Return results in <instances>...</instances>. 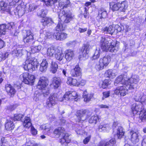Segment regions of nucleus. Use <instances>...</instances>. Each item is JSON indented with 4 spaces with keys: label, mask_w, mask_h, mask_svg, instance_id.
Listing matches in <instances>:
<instances>
[{
    "label": "nucleus",
    "mask_w": 146,
    "mask_h": 146,
    "mask_svg": "<svg viewBox=\"0 0 146 146\" xmlns=\"http://www.w3.org/2000/svg\"><path fill=\"white\" fill-rule=\"evenodd\" d=\"M70 2L69 0H67L66 3L60 2L59 3V5L61 7H62V9L58 13V17L61 21H59L56 27V30L57 31H59L64 30L65 27L61 22H63L65 23H68L72 19L70 13L66 12L65 11V9L70 5Z\"/></svg>",
    "instance_id": "nucleus-1"
},
{
    "label": "nucleus",
    "mask_w": 146,
    "mask_h": 146,
    "mask_svg": "<svg viewBox=\"0 0 146 146\" xmlns=\"http://www.w3.org/2000/svg\"><path fill=\"white\" fill-rule=\"evenodd\" d=\"M117 41L111 38L101 37L100 43L102 49L103 51H109L111 52H116L118 50V46L117 44Z\"/></svg>",
    "instance_id": "nucleus-2"
},
{
    "label": "nucleus",
    "mask_w": 146,
    "mask_h": 146,
    "mask_svg": "<svg viewBox=\"0 0 146 146\" xmlns=\"http://www.w3.org/2000/svg\"><path fill=\"white\" fill-rule=\"evenodd\" d=\"M139 78L136 75H134L128 78L125 76L121 75L115 79L114 85L116 86V84L120 83L125 85L129 89H133L135 86L138 82Z\"/></svg>",
    "instance_id": "nucleus-3"
},
{
    "label": "nucleus",
    "mask_w": 146,
    "mask_h": 146,
    "mask_svg": "<svg viewBox=\"0 0 146 146\" xmlns=\"http://www.w3.org/2000/svg\"><path fill=\"white\" fill-rule=\"evenodd\" d=\"M65 132L64 128L61 127L55 129L53 132L54 134L57 137L61 138L60 142L63 146H66L71 141L68 134Z\"/></svg>",
    "instance_id": "nucleus-4"
},
{
    "label": "nucleus",
    "mask_w": 146,
    "mask_h": 146,
    "mask_svg": "<svg viewBox=\"0 0 146 146\" xmlns=\"http://www.w3.org/2000/svg\"><path fill=\"white\" fill-rule=\"evenodd\" d=\"M39 64L36 59L33 57L27 56L25 62L23 63V68L25 70L32 71L36 70Z\"/></svg>",
    "instance_id": "nucleus-5"
},
{
    "label": "nucleus",
    "mask_w": 146,
    "mask_h": 146,
    "mask_svg": "<svg viewBox=\"0 0 146 146\" xmlns=\"http://www.w3.org/2000/svg\"><path fill=\"white\" fill-rule=\"evenodd\" d=\"M48 82L46 77L42 76L40 78L37 86L38 89L42 90V94L45 97H47L49 93V90L46 88L48 84Z\"/></svg>",
    "instance_id": "nucleus-6"
},
{
    "label": "nucleus",
    "mask_w": 146,
    "mask_h": 146,
    "mask_svg": "<svg viewBox=\"0 0 146 146\" xmlns=\"http://www.w3.org/2000/svg\"><path fill=\"white\" fill-rule=\"evenodd\" d=\"M20 78L25 84L30 85L34 84L35 79L34 75L29 74L27 72L24 73L20 75Z\"/></svg>",
    "instance_id": "nucleus-7"
},
{
    "label": "nucleus",
    "mask_w": 146,
    "mask_h": 146,
    "mask_svg": "<svg viewBox=\"0 0 146 146\" xmlns=\"http://www.w3.org/2000/svg\"><path fill=\"white\" fill-rule=\"evenodd\" d=\"M57 101L58 98L56 94H51L47 99L45 106L47 108H52L57 104Z\"/></svg>",
    "instance_id": "nucleus-8"
},
{
    "label": "nucleus",
    "mask_w": 146,
    "mask_h": 146,
    "mask_svg": "<svg viewBox=\"0 0 146 146\" xmlns=\"http://www.w3.org/2000/svg\"><path fill=\"white\" fill-rule=\"evenodd\" d=\"M34 39L33 33L30 30H26L23 37V40L25 43H30Z\"/></svg>",
    "instance_id": "nucleus-9"
},
{
    "label": "nucleus",
    "mask_w": 146,
    "mask_h": 146,
    "mask_svg": "<svg viewBox=\"0 0 146 146\" xmlns=\"http://www.w3.org/2000/svg\"><path fill=\"white\" fill-rule=\"evenodd\" d=\"M88 111L86 110H79L77 111V116L78 119L77 121L80 122V121H84L87 118V113Z\"/></svg>",
    "instance_id": "nucleus-10"
},
{
    "label": "nucleus",
    "mask_w": 146,
    "mask_h": 146,
    "mask_svg": "<svg viewBox=\"0 0 146 146\" xmlns=\"http://www.w3.org/2000/svg\"><path fill=\"white\" fill-rule=\"evenodd\" d=\"M123 86L119 87L114 91V93L116 95L120 94L121 96H124L127 93L128 89H129L127 86Z\"/></svg>",
    "instance_id": "nucleus-11"
},
{
    "label": "nucleus",
    "mask_w": 146,
    "mask_h": 146,
    "mask_svg": "<svg viewBox=\"0 0 146 146\" xmlns=\"http://www.w3.org/2000/svg\"><path fill=\"white\" fill-rule=\"evenodd\" d=\"M71 74L73 77L80 76V78H81L80 76L81 74V70L78 65H76L75 68L71 70Z\"/></svg>",
    "instance_id": "nucleus-12"
},
{
    "label": "nucleus",
    "mask_w": 146,
    "mask_h": 146,
    "mask_svg": "<svg viewBox=\"0 0 146 146\" xmlns=\"http://www.w3.org/2000/svg\"><path fill=\"white\" fill-rule=\"evenodd\" d=\"M111 60V57L107 55L101 58L99 60V63H100L104 67H106L108 65Z\"/></svg>",
    "instance_id": "nucleus-13"
},
{
    "label": "nucleus",
    "mask_w": 146,
    "mask_h": 146,
    "mask_svg": "<svg viewBox=\"0 0 146 146\" xmlns=\"http://www.w3.org/2000/svg\"><path fill=\"white\" fill-rule=\"evenodd\" d=\"M65 58L67 61L71 60L74 56V52L71 49H67L64 52Z\"/></svg>",
    "instance_id": "nucleus-14"
},
{
    "label": "nucleus",
    "mask_w": 146,
    "mask_h": 146,
    "mask_svg": "<svg viewBox=\"0 0 146 146\" xmlns=\"http://www.w3.org/2000/svg\"><path fill=\"white\" fill-rule=\"evenodd\" d=\"M134 99L136 101L143 102L146 100V95L142 92H139L136 93Z\"/></svg>",
    "instance_id": "nucleus-15"
},
{
    "label": "nucleus",
    "mask_w": 146,
    "mask_h": 146,
    "mask_svg": "<svg viewBox=\"0 0 146 146\" xmlns=\"http://www.w3.org/2000/svg\"><path fill=\"white\" fill-rule=\"evenodd\" d=\"M91 48V46L88 43H86L84 45L82 48L83 50L82 52V56L83 57L86 58L88 57V54Z\"/></svg>",
    "instance_id": "nucleus-16"
},
{
    "label": "nucleus",
    "mask_w": 146,
    "mask_h": 146,
    "mask_svg": "<svg viewBox=\"0 0 146 146\" xmlns=\"http://www.w3.org/2000/svg\"><path fill=\"white\" fill-rule=\"evenodd\" d=\"M143 105L141 103L139 104H134L132 105L131 110L133 114H136L137 112L141 111Z\"/></svg>",
    "instance_id": "nucleus-17"
},
{
    "label": "nucleus",
    "mask_w": 146,
    "mask_h": 146,
    "mask_svg": "<svg viewBox=\"0 0 146 146\" xmlns=\"http://www.w3.org/2000/svg\"><path fill=\"white\" fill-rule=\"evenodd\" d=\"M131 135V140L133 143H136L139 141V138L138 133L135 132L133 131H130Z\"/></svg>",
    "instance_id": "nucleus-18"
},
{
    "label": "nucleus",
    "mask_w": 146,
    "mask_h": 146,
    "mask_svg": "<svg viewBox=\"0 0 146 146\" xmlns=\"http://www.w3.org/2000/svg\"><path fill=\"white\" fill-rule=\"evenodd\" d=\"M67 34L64 33L56 32L54 33L53 37L57 40H63L67 38Z\"/></svg>",
    "instance_id": "nucleus-19"
},
{
    "label": "nucleus",
    "mask_w": 146,
    "mask_h": 146,
    "mask_svg": "<svg viewBox=\"0 0 146 146\" xmlns=\"http://www.w3.org/2000/svg\"><path fill=\"white\" fill-rule=\"evenodd\" d=\"M51 36L52 34L50 32L44 31L43 33L40 34V38L38 40L40 41H43L46 39L51 37Z\"/></svg>",
    "instance_id": "nucleus-20"
},
{
    "label": "nucleus",
    "mask_w": 146,
    "mask_h": 146,
    "mask_svg": "<svg viewBox=\"0 0 146 146\" xmlns=\"http://www.w3.org/2000/svg\"><path fill=\"white\" fill-rule=\"evenodd\" d=\"M115 30V28L111 25L109 26L108 27H104L102 29V31L103 33L111 35L113 34Z\"/></svg>",
    "instance_id": "nucleus-21"
},
{
    "label": "nucleus",
    "mask_w": 146,
    "mask_h": 146,
    "mask_svg": "<svg viewBox=\"0 0 146 146\" xmlns=\"http://www.w3.org/2000/svg\"><path fill=\"white\" fill-rule=\"evenodd\" d=\"M116 143L114 138H112L108 141L105 142L102 141H100L98 146H113Z\"/></svg>",
    "instance_id": "nucleus-22"
},
{
    "label": "nucleus",
    "mask_w": 146,
    "mask_h": 146,
    "mask_svg": "<svg viewBox=\"0 0 146 146\" xmlns=\"http://www.w3.org/2000/svg\"><path fill=\"white\" fill-rule=\"evenodd\" d=\"M59 51V49L58 48L52 46L49 48L47 49V55L48 56L51 57L55 55L56 53L58 52Z\"/></svg>",
    "instance_id": "nucleus-23"
},
{
    "label": "nucleus",
    "mask_w": 146,
    "mask_h": 146,
    "mask_svg": "<svg viewBox=\"0 0 146 146\" xmlns=\"http://www.w3.org/2000/svg\"><path fill=\"white\" fill-rule=\"evenodd\" d=\"M5 89L8 94L11 96H13L16 92L14 88L10 84H6L5 85Z\"/></svg>",
    "instance_id": "nucleus-24"
},
{
    "label": "nucleus",
    "mask_w": 146,
    "mask_h": 146,
    "mask_svg": "<svg viewBox=\"0 0 146 146\" xmlns=\"http://www.w3.org/2000/svg\"><path fill=\"white\" fill-rule=\"evenodd\" d=\"M61 80L59 77H54L52 79V85L54 88H58L60 85Z\"/></svg>",
    "instance_id": "nucleus-25"
},
{
    "label": "nucleus",
    "mask_w": 146,
    "mask_h": 146,
    "mask_svg": "<svg viewBox=\"0 0 146 146\" xmlns=\"http://www.w3.org/2000/svg\"><path fill=\"white\" fill-rule=\"evenodd\" d=\"M37 42H35L31 47V52L32 53H34L40 51L42 48L40 45H36Z\"/></svg>",
    "instance_id": "nucleus-26"
},
{
    "label": "nucleus",
    "mask_w": 146,
    "mask_h": 146,
    "mask_svg": "<svg viewBox=\"0 0 146 146\" xmlns=\"http://www.w3.org/2000/svg\"><path fill=\"white\" fill-rule=\"evenodd\" d=\"M116 71L115 70H107L105 73L107 77L110 79L114 78L116 75Z\"/></svg>",
    "instance_id": "nucleus-27"
},
{
    "label": "nucleus",
    "mask_w": 146,
    "mask_h": 146,
    "mask_svg": "<svg viewBox=\"0 0 146 146\" xmlns=\"http://www.w3.org/2000/svg\"><path fill=\"white\" fill-rule=\"evenodd\" d=\"M48 63L46 59H43L40 64V70L42 72H45L47 68Z\"/></svg>",
    "instance_id": "nucleus-28"
},
{
    "label": "nucleus",
    "mask_w": 146,
    "mask_h": 146,
    "mask_svg": "<svg viewBox=\"0 0 146 146\" xmlns=\"http://www.w3.org/2000/svg\"><path fill=\"white\" fill-rule=\"evenodd\" d=\"M0 10L9 12L10 11L9 7L7 4L3 1H0Z\"/></svg>",
    "instance_id": "nucleus-29"
},
{
    "label": "nucleus",
    "mask_w": 146,
    "mask_h": 146,
    "mask_svg": "<svg viewBox=\"0 0 146 146\" xmlns=\"http://www.w3.org/2000/svg\"><path fill=\"white\" fill-rule=\"evenodd\" d=\"M40 128L43 129L45 131L44 133H50L49 132H50L52 129L51 125L50 124L47 123L43 125L40 126Z\"/></svg>",
    "instance_id": "nucleus-30"
},
{
    "label": "nucleus",
    "mask_w": 146,
    "mask_h": 146,
    "mask_svg": "<svg viewBox=\"0 0 146 146\" xmlns=\"http://www.w3.org/2000/svg\"><path fill=\"white\" fill-rule=\"evenodd\" d=\"M15 127L13 122L10 120H7L5 124V128L7 130L13 129Z\"/></svg>",
    "instance_id": "nucleus-31"
},
{
    "label": "nucleus",
    "mask_w": 146,
    "mask_h": 146,
    "mask_svg": "<svg viewBox=\"0 0 146 146\" xmlns=\"http://www.w3.org/2000/svg\"><path fill=\"white\" fill-rule=\"evenodd\" d=\"M12 54L15 57H21L23 55V50L19 48L13 50L12 52Z\"/></svg>",
    "instance_id": "nucleus-32"
},
{
    "label": "nucleus",
    "mask_w": 146,
    "mask_h": 146,
    "mask_svg": "<svg viewBox=\"0 0 146 146\" xmlns=\"http://www.w3.org/2000/svg\"><path fill=\"white\" fill-rule=\"evenodd\" d=\"M23 125L24 127L29 128L31 127L32 123H31V119L28 117H25L23 122Z\"/></svg>",
    "instance_id": "nucleus-33"
},
{
    "label": "nucleus",
    "mask_w": 146,
    "mask_h": 146,
    "mask_svg": "<svg viewBox=\"0 0 146 146\" xmlns=\"http://www.w3.org/2000/svg\"><path fill=\"white\" fill-rule=\"evenodd\" d=\"M67 83L70 85L78 86V81L76 79H73L70 77L68 78Z\"/></svg>",
    "instance_id": "nucleus-34"
},
{
    "label": "nucleus",
    "mask_w": 146,
    "mask_h": 146,
    "mask_svg": "<svg viewBox=\"0 0 146 146\" xmlns=\"http://www.w3.org/2000/svg\"><path fill=\"white\" fill-rule=\"evenodd\" d=\"M119 10L122 12H125L128 7V4L126 1H123L121 3H119Z\"/></svg>",
    "instance_id": "nucleus-35"
},
{
    "label": "nucleus",
    "mask_w": 146,
    "mask_h": 146,
    "mask_svg": "<svg viewBox=\"0 0 146 146\" xmlns=\"http://www.w3.org/2000/svg\"><path fill=\"white\" fill-rule=\"evenodd\" d=\"M107 16L106 11L103 9H101L99 11L98 17L100 19L105 18Z\"/></svg>",
    "instance_id": "nucleus-36"
},
{
    "label": "nucleus",
    "mask_w": 146,
    "mask_h": 146,
    "mask_svg": "<svg viewBox=\"0 0 146 146\" xmlns=\"http://www.w3.org/2000/svg\"><path fill=\"white\" fill-rule=\"evenodd\" d=\"M92 94H88L86 91H85L83 93L84 100L85 102H88L93 96Z\"/></svg>",
    "instance_id": "nucleus-37"
},
{
    "label": "nucleus",
    "mask_w": 146,
    "mask_h": 146,
    "mask_svg": "<svg viewBox=\"0 0 146 146\" xmlns=\"http://www.w3.org/2000/svg\"><path fill=\"white\" fill-rule=\"evenodd\" d=\"M124 132L122 127L120 126L117 129V135L118 139L121 138L124 135Z\"/></svg>",
    "instance_id": "nucleus-38"
},
{
    "label": "nucleus",
    "mask_w": 146,
    "mask_h": 146,
    "mask_svg": "<svg viewBox=\"0 0 146 146\" xmlns=\"http://www.w3.org/2000/svg\"><path fill=\"white\" fill-rule=\"evenodd\" d=\"M55 56L56 59L60 61L62 60L64 58V54L62 52H61L60 50L59 49V51L58 52L56 53Z\"/></svg>",
    "instance_id": "nucleus-39"
},
{
    "label": "nucleus",
    "mask_w": 146,
    "mask_h": 146,
    "mask_svg": "<svg viewBox=\"0 0 146 146\" xmlns=\"http://www.w3.org/2000/svg\"><path fill=\"white\" fill-rule=\"evenodd\" d=\"M42 23V25L45 26L47 24L49 23H51L53 22L52 19L47 17H44L41 21Z\"/></svg>",
    "instance_id": "nucleus-40"
},
{
    "label": "nucleus",
    "mask_w": 146,
    "mask_h": 146,
    "mask_svg": "<svg viewBox=\"0 0 146 146\" xmlns=\"http://www.w3.org/2000/svg\"><path fill=\"white\" fill-rule=\"evenodd\" d=\"M58 68V65L55 62H52L51 66V72L53 73H55Z\"/></svg>",
    "instance_id": "nucleus-41"
},
{
    "label": "nucleus",
    "mask_w": 146,
    "mask_h": 146,
    "mask_svg": "<svg viewBox=\"0 0 146 146\" xmlns=\"http://www.w3.org/2000/svg\"><path fill=\"white\" fill-rule=\"evenodd\" d=\"M140 112L139 117L143 121L146 119V109H143Z\"/></svg>",
    "instance_id": "nucleus-42"
},
{
    "label": "nucleus",
    "mask_w": 146,
    "mask_h": 146,
    "mask_svg": "<svg viewBox=\"0 0 146 146\" xmlns=\"http://www.w3.org/2000/svg\"><path fill=\"white\" fill-rule=\"evenodd\" d=\"M64 98L67 100L70 101L74 99L71 94V91L66 92L64 96Z\"/></svg>",
    "instance_id": "nucleus-43"
},
{
    "label": "nucleus",
    "mask_w": 146,
    "mask_h": 146,
    "mask_svg": "<svg viewBox=\"0 0 146 146\" xmlns=\"http://www.w3.org/2000/svg\"><path fill=\"white\" fill-rule=\"evenodd\" d=\"M46 14V10L43 9H39L38 10L37 15L40 17H45Z\"/></svg>",
    "instance_id": "nucleus-44"
},
{
    "label": "nucleus",
    "mask_w": 146,
    "mask_h": 146,
    "mask_svg": "<svg viewBox=\"0 0 146 146\" xmlns=\"http://www.w3.org/2000/svg\"><path fill=\"white\" fill-rule=\"evenodd\" d=\"M98 128L100 131H105L106 130H108L110 129L109 126L108 124L103 125H100L98 127Z\"/></svg>",
    "instance_id": "nucleus-45"
},
{
    "label": "nucleus",
    "mask_w": 146,
    "mask_h": 146,
    "mask_svg": "<svg viewBox=\"0 0 146 146\" xmlns=\"http://www.w3.org/2000/svg\"><path fill=\"white\" fill-rule=\"evenodd\" d=\"M98 119V118L97 116H92L89 119V122L90 123L95 124L96 123Z\"/></svg>",
    "instance_id": "nucleus-46"
},
{
    "label": "nucleus",
    "mask_w": 146,
    "mask_h": 146,
    "mask_svg": "<svg viewBox=\"0 0 146 146\" xmlns=\"http://www.w3.org/2000/svg\"><path fill=\"white\" fill-rule=\"evenodd\" d=\"M6 28L5 25L2 24L0 25V35L5 34Z\"/></svg>",
    "instance_id": "nucleus-47"
},
{
    "label": "nucleus",
    "mask_w": 146,
    "mask_h": 146,
    "mask_svg": "<svg viewBox=\"0 0 146 146\" xmlns=\"http://www.w3.org/2000/svg\"><path fill=\"white\" fill-rule=\"evenodd\" d=\"M119 3L114 4L111 3L110 5V7L113 11H116L119 9Z\"/></svg>",
    "instance_id": "nucleus-48"
},
{
    "label": "nucleus",
    "mask_w": 146,
    "mask_h": 146,
    "mask_svg": "<svg viewBox=\"0 0 146 146\" xmlns=\"http://www.w3.org/2000/svg\"><path fill=\"white\" fill-rule=\"evenodd\" d=\"M100 50L99 49H96L95 51L94 54L92 56V58L93 59H96L99 58L100 56Z\"/></svg>",
    "instance_id": "nucleus-49"
},
{
    "label": "nucleus",
    "mask_w": 146,
    "mask_h": 146,
    "mask_svg": "<svg viewBox=\"0 0 146 146\" xmlns=\"http://www.w3.org/2000/svg\"><path fill=\"white\" fill-rule=\"evenodd\" d=\"M23 116V115L21 114H15L14 115V120L19 121L21 119Z\"/></svg>",
    "instance_id": "nucleus-50"
},
{
    "label": "nucleus",
    "mask_w": 146,
    "mask_h": 146,
    "mask_svg": "<svg viewBox=\"0 0 146 146\" xmlns=\"http://www.w3.org/2000/svg\"><path fill=\"white\" fill-rule=\"evenodd\" d=\"M25 146H37V145L34 141L30 140L26 143Z\"/></svg>",
    "instance_id": "nucleus-51"
},
{
    "label": "nucleus",
    "mask_w": 146,
    "mask_h": 146,
    "mask_svg": "<svg viewBox=\"0 0 146 146\" xmlns=\"http://www.w3.org/2000/svg\"><path fill=\"white\" fill-rule=\"evenodd\" d=\"M109 84L108 81L107 80H105L102 82L101 87L103 88H105Z\"/></svg>",
    "instance_id": "nucleus-52"
},
{
    "label": "nucleus",
    "mask_w": 146,
    "mask_h": 146,
    "mask_svg": "<svg viewBox=\"0 0 146 146\" xmlns=\"http://www.w3.org/2000/svg\"><path fill=\"white\" fill-rule=\"evenodd\" d=\"M9 54L8 52L5 53L4 54L2 53L0 55V61L2 60H5L6 58L8 57Z\"/></svg>",
    "instance_id": "nucleus-53"
},
{
    "label": "nucleus",
    "mask_w": 146,
    "mask_h": 146,
    "mask_svg": "<svg viewBox=\"0 0 146 146\" xmlns=\"http://www.w3.org/2000/svg\"><path fill=\"white\" fill-rule=\"evenodd\" d=\"M46 5L47 6H51L53 4L54 1L53 0H44Z\"/></svg>",
    "instance_id": "nucleus-54"
},
{
    "label": "nucleus",
    "mask_w": 146,
    "mask_h": 146,
    "mask_svg": "<svg viewBox=\"0 0 146 146\" xmlns=\"http://www.w3.org/2000/svg\"><path fill=\"white\" fill-rule=\"evenodd\" d=\"M104 67L100 63H99V64H96L95 67V68L97 71H99L100 70H102Z\"/></svg>",
    "instance_id": "nucleus-55"
},
{
    "label": "nucleus",
    "mask_w": 146,
    "mask_h": 146,
    "mask_svg": "<svg viewBox=\"0 0 146 146\" xmlns=\"http://www.w3.org/2000/svg\"><path fill=\"white\" fill-rule=\"evenodd\" d=\"M31 133L34 135H36L37 134V131L34 127L32 126L31 127Z\"/></svg>",
    "instance_id": "nucleus-56"
},
{
    "label": "nucleus",
    "mask_w": 146,
    "mask_h": 146,
    "mask_svg": "<svg viewBox=\"0 0 146 146\" xmlns=\"http://www.w3.org/2000/svg\"><path fill=\"white\" fill-rule=\"evenodd\" d=\"M78 83L79 84H78V86L80 85L83 86L86 84V81L83 80H80V79H79V80L78 81Z\"/></svg>",
    "instance_id": "nucleus-57"
},
{
    "label": "nucleus",
    "mask_w": 146,
    "mask_h": 146,
    "mask_svg": "<svg viewBox=\"0 0 146 146\" xmlns=\"http://www.w3.org/2000/svg\"><path fill=\"white\" fill-rule=\"evenodd\" d=\"M36 7L34 4H30L29 8V10L30 11H33L36 8Z\"/></svg>",
    "instance_id": "nucleus-58"
},
{
    "label": "nucleus",
    "mask_w": 146,
    "mask_h": 146,
    "mask_svg": "<svg viewBox=\"0 0 146 146\" xmlns=\"http://www.w3.org/2000/svg\"><path fill=\"white\" fill-rule=\"evenodd\" d=\"M110 91H107L103 93V96L102 98V100L104 99V98H107L108 97L110 96Z\"/></svg>",
    "instance_id": "nucleus-59"
},
{
    "label": "nucleus",
    "mask_w": 146,
    "mask_h": 146,
    "mask_svg": "<svg viewBox=\"0 0 146 146\" xmlns=\"http://www.w3.org/2000/svg\"><path fill=\"white\" fill-rule=\"evenodd\" d=\"M75 42L74 41H70L66 43V45L68 46H73L75 45Z\"/></svg>",
    "instance_id": "nucleus-60"
},
{
    "label": "nucleus",
    "mask_w": 146,
    "mask_h": 146,
    "mask_svg": "<svg viewBox=\"0 0 146 146\" xmlns=\"http://www.w3.org/2000/svg\"><path fill=\"white\" fill-rule=\"evenodd\" d=\"M16 108V106L15 105H10L7 107V109L10 111L14 110Z\"/></svg>",
    "instance_id": "nucleus-61"
},
{
    "label": "nucleus",
    "mask_w": 146,
    "mask_h": 146,
    "mask_svg": "<svg viewBox=\"0 0 146 146\" xmlns=\"http://www.w3.org/2000/svg\"><path fill=\"white\" fill-rule=\"evenodd\" d=\"M91 138V136L89 135L88 137H86L84 139L83 141V142L84 144H86L88 143L89 141Z\"/></svg>",
    "instance_id": "nucleus-62"
},
{
    "label": "nucleus",
    "mask_w": 146,
    "mask_h": 146,
    "mask_svg": "<svg viewBox=\"0 0 146 146\" xmlns=\"http://www.w3.org/2000/svg\"><path fill=\"white\" fill-rule=\"evenodd\" d=\"M71 94L72 95V96L74 99L75 100V101H77V100H76V98H75L77 96V94L75 92H71Z\"/></svg>",
    "instance_id": "nucleus-63"
},
{
    "label": "nucleus",
    "mask_w": 146,
    "mask_h": 146,
    "mask_svg": "<svg viewBox=\"0 0 146 146\" xmlns=\"http://www.w3.org/2000/svg\"><path fill=\"white\" fill-rule=\"evenodd\" d=\"M77 134L83 135L85 133V131L82 129H80L76 131Z\"/></svg>",
    "instance_id": "nucleus-64"
}]
</instances>
